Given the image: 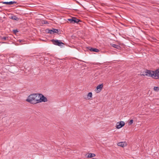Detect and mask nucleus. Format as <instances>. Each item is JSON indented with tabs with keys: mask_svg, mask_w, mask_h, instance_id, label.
Wrapping results in <instances>:
<instances>
[{
	"mask_svg": "<svg viewBox=\"0 0 159 159\" xmlns=\"http://www.w3.org/2000/svg\"><path fill=\"white\" fill-rule=\"evenodd\" d=\"M26 101L31 104H35L48 101L47 99L41 93H33L30 95Z\"/></svg>",
	"mask_w": 159,
	"mask_h": 159,
	"instance_id": "obj_1",
	"label": "nucleus"
},
{
	"mask_svg": "<svg viewBox=\"0 0 159 159\" xmlns=\"http://www.w3.org/2000/svg\"><path fill=\"white\" fill-rule=\"evenodd\" d=\"M141 75L147 76L151 77L155 79H159V68L155 71L146 70Z\"/></svg>",
	"mask_w": 159,
	"mask_h": 159,
	"instance_id": "obj_2",
	"label": "nucleus"
},
{
	"mask_svg": "<svg viewBox=\"0 0 159 159\" xmlns=\"http://www.w3.org/2000/svg\"><path fill=\"white\" fill-rule=\"evenodd\" d=\"M125 125V123L123 121H120L116 123V127L117 129H119L122 128Z\"/></svg>",
	"mask_w": 159,
	"mask_h": 159,
	"instance_id": "obj_3",
	"label": "nucleus"
},
{
	"mask_svg": "<svg viewBox=\"0 0 159 159\" xmlns=\"http://www.w3.org/2000/svg\"><path fill=\"white\" fill-rule=\"evenodd\" d=\"M52 42L54 44L57 45L59 46H61L62 44H64L63 43L61 42L60 40H53Z\"/></svg>",
	"mask_w": 159,
	"mask_h": 159,
	"instance_id": "obj_4",
	"label": "nucleus"
},
{
	"mask_svg": "<svg viewBox=\"0 0 159 159\" xmlns=\"http://www.w3.org/2000/svg\"><path fill=\"white\" fill-rule=\"evenodd\" d=\"M103 87V85L102 84H100L98 85L95 90V91L97 93H99L102 90Z\"/></svg>",
	"mask_w": 159,
	"mask_h": 159,
	"instance_id": "obj_5",
	"label": "nucleus"
},
{
	"mask_svg": "<svg viewBox=\"0 0 159 159\" xmlns=\"http://www.w3.org/2000/svg\"><path fill=\"white\" fill-rule=\"evenodd\" d=\"M48 33L51 34L54 33H57L58 32V30L57 29H52V30H48Z\"/></svg>",
	"mask_w": 159,
	"mask_h": 159,
	"instance_id": "obj_6",
	"label": "nucleus"
},
{
	"mask_svg": "<svg viewBox=\"0 0 159 159\" xmlns=\"http://www.w3.org/2000/svg\"><path fill=\"white\" fill-rule=\"evenodd\" d=\"M117 145L121 147H124L126 146V144L125 142H120L117 143Z\"/></svg>",
	"mask_w": 159,
	"mask_h": 159,
	"instance_id": "obj_7",
	"label": "nucleus"
},
{
	"mask_svg": "<svg viewBox=\"0 0 159 159\" xmlns=\"http://www.w3.org/2000/svg\"><path fill=\"white\" fill-rule=\"evenodd\" d=\"M80 21V20L77 19L76 17H73V24L75 23H78Z\"/></svg>",
	"mask_w": 159,
	"mask_h": 159,
	"instance_id": "obj_8",
	"label": "nucleus"
},
{
	"mask_svg": "<svg viewBox=\"0 0 159 159\" xmlns=\"http://www.w3.org/2000/svg\"><path fill=\"white\" fill-rule=\"evenodd\" d=\"M2 3L3 4H6L11 5L13 4L14 3H16V2H15L11 1L9 2H2Z\"/></svg>",
	"mask_w": 159,
	"mask_h": 159,
	"instance_id": "obj_9",
	"label": "nucleus"
},
{
	"mask_svg": "<svg viewBox=\"0 0 159 159\" xmlns=\"http://www.w3.org/2000/svg\"><path fill=\"white\" fill-rule=\"evenodd\" d=\"M96 156V155L94 153H89L88 155V158H90L92 157H95Z\"/></svg>",
	"mask_w": 159,
	"mask_h": 159,
	"instance_id": "obj_10",
	"label": "nucleus"
},
{
	"mask_svg": "<svg viewBox=\"0 0 159 159\" xmlns=\"http://www.w3.org/2000/svg\"><path fill=\"white\" fill-rule=\"evenodd\" d=\"M111 46L116 48H117L118 49H120V46H119V45L114 44H111Z\"/></svg>",
	"mask_w": 159,
	"mask_h": 159,
	"instance_id": "obj_11",
	"label": "nucleus"
},
{
	"mask_svg": "<svg viewBox=\"0 0 159 159\" xmlns=\"http://www.w3.org/2000/svg\"><path fill=\"white\" fill-rule=\"evenodd\" d=\"M91 51L98 52L99 51V50L96 48H91L90 49Z\"/></svg>",
	"mask_w": 159,
	"mask_h": 159,
	"instance_id": "obj_12",
	"label": "nucleus"
},
{
	"mask_svg": "<svg viewBox=\"0 0 159 159\" xmlns=\"http://www.w3.org/2000/svg\"><path fill=\"white\" fill-rule=\"evenodd\" d=\"M11 19H12L13 20H19V18H18L16 16H12L11 17Z\"/></svg>",
	"mask_w": 159,
	"mask_h": 159,
	"instance_id": "obj_13",
	"label": "nucleus"
},
{
	"mask_svg": "<svg viewBox=\"0 0 159 159\" xmlns=\"http://www.w3.org/2000/svg\"><path fill=\"white\" fill-rule=\"evenodd\" d=\"M88 98H89V99H90V98H91L92 97V93L91 92L89 93L87 95Z\"/></svg>",
	"mask_w": 159,
	"mask_h": 159,
	"instance_id": "obj_14",
	"label": "nucleus"
},
{
	"mask_svg": "<svg viewBox=\"0 0 159 159\" xmlns=\"http://www.w3.org/2000/svg\"><path fill=\"white\" fill-rule=\"evenodd\" d=\"M153 89L155 91L157 92L159 90V87H155Z\"/></svg>",
	"mask_w": 159,
	"mask_h": 159,
	"instance_id": "obj_15",
	"label": "nucleus"
},
{
	"mask_svg": "<svg viewBox=\"0 0 159 159\" xmlns=\"http://www.w3.org/2000/svg\"><path fill=\"white\" fill-rule=\"evenodd\" d=\"M68 20L70 22V23L73 24V17L71 18L68 19Z\"/></svg>",
	"mask_w": 159,
	"mask_h": 159,
	"instance_id": "obj_16",
	"label": "nucleus"
},
{
	"mask_svg": "<svg viewBox=\"0 0 159 159\" xmlns=\"http://www.w3.org/2000/svg\"><path fill=\"white\" fill-rule=\"evenodd\" d=\"M133 122V120H131L128 123L129 125H131Z\"/></svg>",
	"mask_w": 159,
	"mask_h": 159,
	"instance_id": "obj_17",
	"label": "nucleus"
},
{
	"mask_svg": "<svg viewBox=\"0 0 159 159\" xmlns=\"http://www.w3.org/2000/svg\"><path fill=\"white\" fill-rule=\"evenodd\" d=\"M8 38L6 37H3L2 38V40H6Z\"/></svg>",
	"mask_w": 159,
	"mask_h": 159,
	"instance_id": "obj_18",
	"label": "nucleus"
}]
</instances>
